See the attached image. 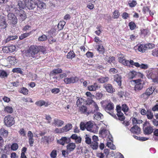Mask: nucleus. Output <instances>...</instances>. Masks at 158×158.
<instances>
[{
  "mask_svg": "<svg viewBox=\"0 0 158 158\" xmlns=\"http://www.w3.org/2000/svg\"><path fill=\"white\" fill-rule=\"evenodd\" d=\"M15 13L18 17L19 22H22L24 21L27 18L26 13L23 10L16 8L15 9Z\"/></svg>",
  "mask_w": 158,
  "mask_h": 158,
  "instance_id": "obj_1",
  "label": "nucleus"
},
{
  "mask_svg": "<svg viewBox=\"0 0 158 158\" xmlns=\"http://www.w3.org/2000/svg\"><path fill=\"white\" fill-rule=\"evenodd\" d=\"M143 134L146 135H149L153 132V127L151 126L149 123L146 121L143 124Z\"/></svg>",
  "mask_w": 158,
  "mask_h": 158,
  "instance_id": "obj_2",
  "label": "nucleus"
},
{
  "mask_svg": "<svg viewBox=\"0 0 158 158\" xmlns=\"http://www.w3.org/2000/svg\"><path fill=\"white\" fill-rule=\"evenodd\" d=\"M26 4V8L29 10H34L36 8V2L32 0H23Z\"/></svg>",
  "mask_w": 158,
  "mask_h": 158,
  "instance_id": "obj_3",
  "label": "nucleus"
},
{
  "mask_svg": "<svg viewBox=\"0 0 158 158\" xmlns=\"http://www.w3.org/2000/svg\"><path fill=\"white\" fill-rule=\"evenodd\" d=\"M4 122L6 126L10 127L15 123L14 118L8 115L4 118Z\"/></svg>",
  "mask_w": 158,
  "mask_h": 158,
  "instance_id": "obj_4",
  "label": "nucleus"
},
{
  "mask_svg": "<svg viewBox=\"0 0 158 158\" xmlns=\"http://www.w3.org/2000/svg\"><path fill=\"white\" fill-rule=\"evenodd\" d=\"M8 20L9 22L13 26L16 25L18 21L16 16L13 13L9 12L7 15Z\"/></svg>",
  "mask_w": 158,
  "mask_h": 158,
  "instance_id": "obj_5",
  "label": "nucleus"
},
{
  "mask_svg": "<svg viewBox=\"0 0 158 158\" xmlns=\"http://www.w3.org/2000/svg\"><path fill=\"white\" fill-rule=\"evenodd\" d=\"M141 79H138L134 81L135 84V86L134 87V89L135 92H137L139 91L143 88V85L141 83Z\"/></svg>",
  "mask_w": 158,
  "mask_h": 158,
  "instance_id": "obj_6",
  "label": "nucleus"
},
{
  "mask_svg": "<svg viewBox=\"0 0 158 158\" xmlns=\"http://www.w3.org/2000/svg\"><path fill=\"white\" fill-rule=\"evenodd\" d=\"M39 52L38 46L36 45H31L29 49V52L31 54V57L33 58L35 57V55Z\"/></svg>",
  "mask_w": 158,
  "mask_h": 158,
  "instance_id": "obj_7",
  "label": "nucleus"
},
{
  "mask_svg": "<svg viewBox=\"0 0 158 158\" xmlns=\"http://www.w3.org/2000/svg\"><path fill=\"white\" fill-rule=\"evenodd\" d=\"M71 141L70 138H67L65 137H62L59 140L57 141V143L62 145H64L65 143H69Z\"/></svg>",
  "mask_w": 158,
  "mask_h": 158,
  "instance_id": "obj_8",
  "label": "nucleus"
},
{
  "mask_svg": "<svg viewBox=\"0 0 158 158\" xmlns=\"http://www.w3.org/2000/svg\"><path fill=\"white\" fill-rule=\"evenodd\" d=\"M103 87L108 93H112L115 91V89L113 88L112 85L110 84H104Z\"/></svg>",
  "mask_w": 158,
  "mask_h": 158,
  "instance_id": "obj_9",
  "label": "nucleus"
},
{
  "mask_svg": "<svg viewBox=\"0 0 158 158\" xmlns=\"http://www.w3.org/2000/svg\"><path fill=\"white\" fill-rule=\"evenodd\" d=\"M130 131L134 134L138 135L140 133L141 129L138 126L135 125L131 128Z\"/></svg>",
  "mask_w": 158,
  "mask_h": 158,
  "instance_id": "obj_10",
  "label": "nucleus"
},
{
  "mask_svg": "<svg viewBox=\"0 0 158 158\" xmlns=\"http://www.w3.org/2000/svg\"><path fill=\"white\" fill-rule=\"evenodd\" d=\"M78 79L76 77H72L70 78H65L64 81L67 84L70 83H73L76 81H78Z\"/></svg>",
  "mask_w": 158,
  "mask_h": 158,
  "instance_id": "obj_11",
  "label": "nucleus"
},
{
  "mask_svg": "<svg viewBox=\"0 0 158 158\" xmlns=\"http://www.w3.org/2000/svg\"><path fill=\"white\" fill-rule=\"evenodd\" d=\"M36 7L38 10L43 9L46 8V4L38 0L36 2Z\"/></svg>",
  "mask_w": 158,
  "mask_h": 158,
  "instance_id": "obj_12",
  "label": "nucleus"
},
{
  "mask_svg": "<svg viewBox=\"0 0 158 158\" xmlns=\"http://www.w3.org/2000/svg\"><path fill=\"white\" fill-rule=\"evenodd\" d=\"M122 78L121 76L118 74L114 76V81L117 82L119 87H121L122 85Z\"/></svg>",
  "mask_w": 158,
  "mask_h": 158,
  "instance_id": "obj_13",
  "label": "nucleus"
},
{
  "mask_svg": "<svg viewBox=\"0 0 158 158\" xmlns=\"http://www.w3.org/2000/svg\"><path fill=\"white\" fill-rule=\"evenodd\" d=\"M0 26H2V29H5L7 26V23L3 16L0 17Z\"/></svg>",
  "mask_w": 158,
  "mask_h": 158,
  "instance_id": "obj_14",
  "label": "nucleus"
},
{
  "mask_svg": "<svg viewBox=\"0 0 158 158\" xmlns=\"http://www.w3.org/2000/svg\"><path fill=\"white\" fill-rule=\"evenodd\" d=\"M76 147L75 143H69L66 146L67 150L70 152L73 151L75 149Z\"/></svg>",
  "mask_w": 158,
  "mask_h": 158,
  "instance_id": "obj_15",
  "label": "nucleus"
},
{
  "mask_svg": "<svg viewBox=\"0 0 158 158\" xmlns=\"http://www.w3.org/2000/svg\"><path fill=\"white\" fill-rule=\"evenodd\" d=\"M100 88V87L99 86L98 84L96 83L92 85L89 86L88 87V89L91 91H95Z\"/></svg>",
  "mask_w": 158,
  "mask_h": 158,
  "instance_id": "obj_16",
  "label": "nucleus"
},
{
  "mask_svg": "<svg viewBox=\"0 0 158 158\" xmlns=\"http://www.w3.org/2000/svg\"><path fill=\"white\" fill-rule=\"evenodd\" d=\"M114 109V105L111 102H109L105 107V110L107 113L113 110Z\"/></svg>",
  "mask_w": 158,
  "mask_h": 158,
  "instance_id": "obj_17",
  "label": "nucleus"
},
{
  "mask_svg": "<svg viewBox=\"0 0 158 158\" xmlns=\"http://www.w3.org/2000/svg\"><path fill=\"white\" fill-rule=\"evenodd\" d=\"M72 127L71 123H68L66 125L61 128V132L62 133L67 132L69 131Z\"/></svg>",
  "mask_w": 158,
  "mask_h": 158,
  "instance_id": "obj_18",
  "label": "nucleus"
},
{
  "mask_svg": "<svg viewBox=\"0 0 158 158\" xmlns=\"http://www.w3.org/2000/svg\"><path fill=\"white\" fill-rule=\"evenodd\" d=\"M0 134L2 137L4 138H6L8 135V132L7 130H6L5 128L2 127L0 129Z\"/></svg>",
  "mask_w": 158,
  "mask_h": 158,
  "instance_id": "obj_19",
  "label": "nucleus"
},
{
  "mask_svg": "<svg viewBox=\"0 0 158 158\" xmlns=\"http://www.w3.org/2000/svg\"><path fill=\"white\" fill-rule=\"evenodd\" d=\"M17 6H18V8L19 9L23 10L26 9V4L24 2L19 0L18 1Z\"/></svg>",
  "mask_w": 158,
  "mask_h": 158,
  "instance_id": "obj_20",
  "label": "nucleus"
},
{
  "mask_svg": "<svg viewBox=\"0 0 158 158\" xmlns=\"http://www.w3.org/2000/svg\"><path fill=\"white\" fill-rule=\"evenodd\" d=\"M64 122L60 119L57 118H55L54 120L53 123L55 126H57L58 127H60L63 124Z\"/></svg>",
  "mask_w": 158,
  "mask_h": 158,
  "instance_id": "obj_21",
  "label": "nucleus"
},
{
  "mask_svg": "<svg viewBox=\"0 0 158 158\" xmlns=\"http://www.w3.org/2000/svg\"><path fill=\"white\" fill-rule=\"evenodd\" d=\"M146 76L148 79L151 78V79H153V78L156 77V75L153 73L152 71L151 70H148L146 71Z\"/></svg>",
  "mask_w": 158,
  "mask_h": 158,
  "instance_id": "obj_22",
  "label": "nucleus"
},
{
  "mask_svg": "<svg viewBox=\"0 0 158 158\" xmlns=\"http://www.w3.org/2000/svg\"><path fill=\"white\" fill-rule=\"evenodd\" d=\"M7 59L9 61L10 63L12 65H14L17 62V60L14 56H8Z\"/></svg>",
  "mask_w": 158,
  "mask_h": 158,
  "instance_id": "obj_23",
  "label": "nucleus"
},
{
  "mask_svg": "<svg viewBox=\"0 0 158 158\" xmlns=\"http://www.w3.org/2000/svg\"><path fill=\"white\" fill-rule=\"evenodd\" d=\"M86 129L88 131L90 132H94L92 129L93 127V123L90 121H89L86 123Z\"/></svg>",
  "mask_w": 158,
  "mask_h": 158,
  "instance_id": "obj_24",
  "label": "nucleus"
},
{
  "mask_svg": "<svg viewBox=\"0 0 158 158\" xmlns=\"http://www.w3.org/2000/svg\"><path fill=\"white\" fill-rule=\"evenodd\" d=\"M147 110V113L146 114L147 118L148 119H152L153 118V113L152 112L151 110L150 109H146Z\"/></svg>",
  "mask_w": 158,
  "mask_h": 158,
  "instance_id": "obj_25",
  "label": "nucleus"
},
{
  "mask_svg": "<svg viewBox=\"0 0 158 158\" xmlns=\"http://www.w3.org/2000/svg\"><path fill=\"white\" fill-rule=\"evenodd\" d=\"M91 102L94 103V110H92L90 112V113L94 114L98 111L99 110V109L98 105L93 100H91Z\"/></svg>",
  "mask_w": 158,
  "mask_h": 158,
  "instance_id": "obj_26",
  "label": "nucleus"
},
{
  "mask_svg": "<svg viewBox=\"0 0 158 158\" xmlns=\"http://www.w3.org/2000/svg\"><path fill=\"white\" fill-rule=\"evenodd\" d=\"M79 107H80V110L83 113H84L86 114H89L90 113V112H87V109L86 106H83L81 107H80V106Z\"/></svg>",
  "mask_w": 158,
  "mask_h": 158,
  "instance_id": "obj_27",
  "label": "nucleus"
},
{
  "mask_svg": "<svg viewBox=\"0 0 158 158\" xmlns=\"http://www.w3.org/2000/svg\"><path fill=\"white\" fill-rule=\"evenodd\" d=\"M138 50L140 52H145L146 50H147L145 44H140L138 47Z\"/></svg>",
  "mask_w": 158,
  "mask_h": 158,
  "instance_id": "obj_28",
  "label": "nucleus"
},
{
  "mask_svg": "<svg viewBox=\"0 0 158 158\" xmlns=\"http://www.w3.org/2000/svg\"><path fill=\"white\" fill-rule=\"evenodd\" d=\"M154 89L155 88L154 87H151L147 89L146 90L145 92L146 93L147 95H148L149 97V96L153 93Z\"/></svg>",
  "mask_w": 158,
  "mask_h": 158,
  "instance_id": "obj_29",
  "label": "nucleus"
},
{
  "mask_svg": "<svg viewBox=\"0 0 158 158\" xmlns=\"http://www.w3.org/2000/svg\"><path fill=\"white\" fill-rule=\"evenodd\" d=\"M35 104L36 105L39 106H41L43 105H45V106H48V105L47 104H45V102L43 100H40L36 102L35 103Z\"/></svg>",
  "mask_w": 158,
  "mask_h": 158,
  "instance_id": "obj_30",
  "label": "nucleus"
},
{
  "mask_svg": "<svg viewBox=\"0 0 158 158\" xmlns=\"http://www.w3.org/2000/svg\"><path fill=\"white\" fill-rule=\"evenodd\" d=\"M75 56V54L73 51H70L68 53L67 55V58L69 59H72Z\"/></svg>",
  "mask_w": 158,
  "mask_h": 158,
  "instance_id": "obj_31",
  "label": "nucleus"
},
{
  "mask_svg": "<svg viewBox=\"0 0 158 158\" xmlns=\"http://www.w3.org/2000/svg\"><path fill=\"white\" fill-rule=\"evenodd\" d=\"M117 115L118 116L119 120L121 121H123L125 119V117L124 116L123 114L121 111L117 112Z\"/></svg>",
  "mask_w": 158,
  "mask_h": 158,
  "instance_id": "obj_32",
  "label": "nucleus"
},
{
  "mask_svg": "<svg viewBox=\"0 0 158 158\" xmlns=\"http://www.w3.org/2000/svg\"><path fill=\"white\" fill-rule=\"evenodd\" d=\"M101 116H103L102 114L100 112H96L94 115V119L97 120H100L101 119Z\"/></svg>",
  "mask_w": 158,
  "mask_h": 158,
  "instance_id": "obj_33",
  "label": "nucleus"
},
{
  "mask_svg": "<svg viewBox=\"0 0 158 158\" xmlns=\"http://www.w3.org/2000/svg\"><path fill=\"white\" fill-rule=\"evenodd\" d=\"M8 74L6 71L3 70H0V77L2 78L7 77Z\"/></svg>",
  "mask_w": 158,
  "mask_h": 158,
  "instance_id": "obj_34",
  "label": "nucleus"
},
{
  "mask_svg": "<svg viewBox=\"0 0 158 158\" xmlns=\"http://www.w3.org/2000/svg\"><path fill=\"white\" fill-rule=\"evenodd\" d=\"M62 70L61 69L58 68L57 69H54L51 72L52 74L54 75L55 74L60 73L62 72Z\"/></svg>",
  "mask_w": 158,
  "mask_h": 158,
  "instance_id": "obj_35",
  "label": "nucleus"
},
{
  "mask_svg": "<svg viewBox=\"0 0 158 158\" xmlns=\"http://www.w3.org/2000/svg\"><path fill=\"white\" fill-rule=\"evenodd\" d=\"M17 38L18 36L16 35L9 36L5 40V41L6 43H7L10 40H13L16 39Z\"/></svg>",
  "mask_w": 158,
  "mask_h": 158,
  "instance_id": "obj_36",
  "label": "nucleus"
},
{
  "mask_svg": "<svg viewBox=\"0 0 158 158\" xmlns=\"http://www.w3.org/2000/svg\"><path fill=\"white\" fill-rule=\"evenodd\" d=\"M90 146L93 150L97 149L98 147V142H92L90 144Z\"/></svg>",
  "mask_w": 158,
  "mask_h": 158,
  "instance_id": "obj_37",
  "label": "nucleus"
},
{
  "mask_svg": "<svg viewBox=\"0 0 158 158\" xmlns=\"http://www.w3.org/2000/svg\"><path fill=\"white\" fill-rule=\"evenodd\" d=\"M98 80L101 83H104L109 80V78L107 77H102L98 78Z\"/></svg>",
  "mask_w": 158,
  "mask_h": 158,
  "instance_id": "obj_38",
  "label": "nucleus"
},
{
  "mask_svg": "<svg viewBox=\"0 0 158 158\" xmlns=\"http://www.w3.org/2000/svg\"><path fill=\"white\" fill-rule=\"evenodd\" d=\"M5 111L9 113H12L13 112V109L11 106H6L5 107Z\"/></svg>",
  "mask_w": 158,
  "mask_h": 158,
  "instance_id": "obj_39",
  "label": "nucleus"
},
{
  "mask_svg": "<svg viewBox=\"0 0 158 158\" xmlns=\"http://www.w3.org/2000/svg\"><path fill=\"white\" fill-rule=\"evenodd\" d=\"M129 26L131 30H134L136 27V25L134 22L132 21L129 22Z\"/></svg>",
  "mask_w": 158,
  "mask_h": 158,
  "instance_id": "obj_40",
  "label": "nucleus"
},
{
  "mask_svg": "<svg viewBox=\"0 0 158 158\" xmlns=\"http://www.w3.org/2000/svg\"><path fill=\"white\" fill-rule=\"evenodd\" d=\"M113 14V18L114 19L118 18L120 15L118 11L117 10H115Z\"/></svg>",
  "mask_w": 158,
  "mask_h": 158,
  "instance_id": "obj_41",
  "label": "nucleus"
},
{
  "mask_svg": "<svg viewBox=\"0 0 158 158\" xmlns=\"http://www.w3.org/2000/svg\"><path fill=\"white\" fill-rule=\"evenodd\" d=\"M85 142L86 143L90 144L91 143V139L89 137V135L86 134L85 136Z\"/></svg>",
  "mask_w": 158,
  "mask_h": 158,
  "instance_id": "obj_42",
  "label": "nucleus"
},
{
  "mask_svg": "<svg viewBox=\"0 0 158 158\" xmlns=\"http://www.w3.org/2000/svg\"><path fill=\"white\" fill-rule=\"evenodd\" d=\"M131 62V60L130 61H129L128 60H126L124 59L123 61V62H121V63L124 65H127L129 66V67H131V64L130 63Z\"/></svg>",
  "mask_w": 158,
  "mask_h": 158,
  "instance_id": "obj_43",
  "label": "nucleus"
},
{
  "mask_svg": "<svg viewBox=\"0 0 158 158\" xmlns=\"http://www.w3.org/2000/svg\"><path fill=\"white\" fill-rule=\"evenodd\" d=\"M47 39V36L45 35H43L40 36H39L38 39V40L40 41H43L46 40Z\"/></svg>",
  "mask_w": 158,
  "mask_h": 158,
  "instance_id": "obj_44",
  "label": "nucleus"
},
{
  "mask_svg": "<svg viewBox=\"0 0 158 158\" xmlns=\"http://www.w3.org/2000/svg\"><path fill=\"white\" fill-rule=\"evenodd\" d=\"M28 90L26 88L23 87L20 89V92L24 95L28 94Z\"/></svg>",
  "mask_w": 158,
  "mask_h": 158,
  "instance_id": "obj_45",
  "label": "nucleus"
},
{
  "mask_svg": "<svg viewBox=\"0 0 158 158\" xmlns=\"http://www.w3.org/2000/svg\"><path fill=\"white\" fill-rule=\"evenodd\" d=\"M106 146L112 150H114L116 149L115 145L111 142H107L106 143Z\"/></svg>",
  "mask_w": 158,
  "mask_h": 158,
  "instance_id": "obj_46",
  "label": "nucleus"
},
{
  "mask_svg": "<svg viewBox=\"0 0 158 158\" xmlns=\"http://www.w3.org/2000/svg\"><path fill=\"white\" fill-rule=\"evenodd\" d=\"M137 3L136 1L135 0L129 1L128 2V4L129 6L131 7H135L137 4Z\"/></svg>",
  "mask_w": 158,
  "mask_h": 158,
  "instance_id": "obj_47",
  "label": "nucleus"
},
{
  "mask_svg": "<svg viewBox=\"0 0 158 158\" xmlns=\"http://www.w3.org/2000/svg\"><path fill=\"white\" fill-rule=\"evenodd\" d=\"M18 145L17 143H13L11 146V149L13 151H16L18 148Z\"/></svg>",
  "mask_w": 158,
  "mask_h": 158,
  "instance_id": "obj_48",
  "label": "nucleus"
},
{
  "mask_svg": "<svg viewBox=\"0 0 158 158\" xmlns=\"http://www.w3.org/2000/svg\"><path fill=\"white\" fill-rule=\"evenodd\" d=\"M12 71L14 73H20V74H22L23 73V71L21 69L19 68H14L13 69Z\"/></svg>",
  "mask_w": 158,
  "mask_h": 158,
  "instance_id": "obj_49",
  "label": "nucleus"
},
{
  "mask_svg": "<svg viewBox=\"0 0 158 158\" xmlns=\"http://www.w3.org/2000/svg\"><path fill=\"white\" fill-rule=\"evenodd\" d=\"M30 33H26L22 34L21 36H19V39L22 40L23 39L27 37L30 35Z\"/></svg>",
  "mask_w": 158,
  "mask_h": 158,
  "instance_id": "obj_50",
  "label": "nucleus"
},
{
  "mask_svg": "<svg viewBox=\"0 0 158 158\" xmlns=\"http://www.w3.org/2000/svg\"><path fill=\"white\" fill-rule=\"evenodd\" d=\"M152 54L154 56H158V48L153 50L152 51Z\"/></svg>",
  "mask_w": 158,
  "mask_h": 158,
  "instance_id": "obj_51",
  "label": "nucleus"
},
{
  "mask_svg": "<svg viewBox=\"0 0 158 158\" xmlns=\"http://www.w3.org/2000/svg\"><path fill=\"white\" fill-rule=\"evenodd\" d=\"M130 63L131 64V67L133 65H134L137 67H140V64L138 62H134L133 60H131Z\"/></svg>",
  "mask_w": 158,
  "mask_h": 158,
  "instance_id": "obj_52",
  "label": "nucleus"
},
{
  "mask_svg": "<svg viewBox=\"0 0 158 158\" xmlns=\"http://www.w3.org/2000/svg\"><path fill=\"white\" fill-rule=\"evenodd\" d=\"M129 110L128 107L126 104H123L122 106V110L124 112H127Z\"/></svg>",
  "mask_w": 158,
  "mask_h": 158,
  "instance_id": "obj_53",
  "label": "nucleus"
},
{
  "mask_svg": "<svg viewBox=\"0 0 158 158\" xmlns=\"http://www.w3.org/2000/svg\"><path fill=\"white\" fill-rule=\"evenodd\" d=\"M80 126V129L82 131H84L85 128L86 129V123H85L83 122H81V123Z\"/></svg>",
  "mask_w": 158,
  "mask_h": 158,
  "instance_id": "obj_54",
  "label": "nucleus"
},
{
  "mask_svg": "<svg viewBox=\"0 0 158 158\" xmlns=\"http://www.w3.org/2000/svg\"><path fill=\"white\" fill-rule=\"evenodd\" d=\"M98 50L100 53L102 54L104 51V48L102 46L98 45V48H97Z\"/></svg>",
  "mask_w": 158,
  "mask_h": 158,
  "instance_id": "obj_55",
  "label": "nucleus"
},
{
  "mask_svg": "<svg viewBox=\"0 0 158 158\" xmlns=\"http://www.w3.org/2000/svg\"><path fill=\"white\" fill-rule=\"evenodd\" d=\"M10 52H12L15 51L16 47L15 46L11 45L8 46Z\"/></svg>",
  "mask_w": 158,
  "mask_h": 158,
  "instance_id": "obj_56",
  "label": "nucleus"
},
{
  "mask_svg": "<svg viewBox=\"0 0 158 158\" xmlns=\"http://www.w3.org/2000/svg\"><path fill=\"white\" fill-rule=\"evenodd\" d=\"M62 23L64 24H62V23H59L58 25V28L59 30H61L64 28V26L65 24V23L64 22H62Z\"/></svg>",
  "mask_w": 158,
  "mask_h": 158,
  "instance_id": "obj_57",
  "label": "nucleus"
},
{
  "mask_svg": "<svg viewBox=\"0 0 158 158\" xmlns=\"http://www.w3.org/2000/svg\"><path fill=\"white\" fill-rule=\"evenodd\" d=\"M50 155L52 158H55L57 155L56 150H52L51 152Z\"/></svg>",
  "mask_w": 158,
  "mask_h": 158,
  "instance_id": "obj_58",
  "label": "nucleus"
},
{
  "mask_svg": "<svg viewBox=\"0 0 158 158\" xmlns=\"http://www.w3.org/2000/svg\"><path fill=\"white\" fill-rule=\"evenodd\" d=\"M119 55V56L118 57V61L120 63H121V62H123V61L124 59H123V58L124 57V56L121 53H120Z\"/></svg>",
  "mask_w": 158,
  "mask_h": 158,
  "instance_id": "obj_59",
  "label": "nucleus"
},
{
  "mask_svg": "<svg viewBox=\"0 0 158 158\" xmlns=\"http://www.w3.org/2000/svg\"><path fill=\"white\" fill-rule=\"evenodd\" d=\"M51 91L52 93L54 94H57L60 91V90L59 88H55L52 89Z\"/></svg>",
  "mask_w": 158,
  "mask_h": 158,
  "instance_id": "obj_60",
  "label": "nucleus"
},
{
  "mask_svg": "<svg viewBox=\"0 0 158 158\" xmlns=\"http://www.w3.org/2000/svg\"><path fill=\"white\" fill-rule=\"evenodd\" d=\"M147 50L148 49L152 48L154 47V45L152 44L149 43L145 44Z\"/></svg>",
  "mask_w": 158,
  "mask_h": 158,
  "instance_id": "obj_61",
  "label": "nucleus"
},
{
  "mask_svg": "<svg viewBox=\"0 0 158 158\" xmlns=\"http://www.w3.org/2000/svg\"><path fill=\"white\" fill-rule=\"evenodd\" d=\"M138 72H136L135 71L131 72V74L130 75V78H133L138 75Z\"/></svg>",
  "mask_w": 158,
  "mask_h": 158,
  "instance_id": "obj_62",
  "label": "nucleus"
},
{
  "mask_svg": "<svg viewBox=\"0 0 158 158\" xmlns=\"http://www.w3.org/2000/svg\"><path fill=\"white\" fill-rule=\"evenodd\" d=\"M114 60L115 57L114 56H110L109 58L107 61L108 63L111 64L112 62H113Z\"/></svg>",
  "mask_w": 158,
  "mask_h": 158,
  "instance_id": "obj_63",
  "label": "nucleus"
},
{
  "mask_svg": "<svg viewBox=\"0 0 158 158\" xmlns=\"http://www.w3.org/2000/svg\"><path fill=\"white\" fill-rule=\"evenodd\" d=\"M152 122L154 126H158V119L157 120L156 119L153 118L152 120Z\"/></svg>",
  "mask_w": 158,
  "mask_h": 158,
  "instance_id": "obj_64",
  "label": "nucleus"
}]
</instances>
